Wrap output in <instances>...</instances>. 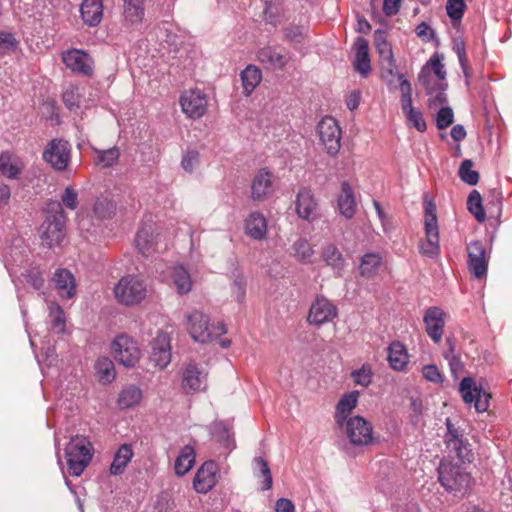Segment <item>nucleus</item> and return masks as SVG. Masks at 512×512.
Returning a JSON list of instances; mask_svg holds the SVG:
<instances>
[{
  "label": "nucleus",
  "mask_w": 512,
  "mask_h": 512,
  "mask_svg": "<svg viewBox=\"0 0 512 512\" xmlns=\"http://www.w3.org/2000/svg\"><path fill=\"white\" fill-rule=\"evenodd\" d=\"M46 218L39 228L42 244L51 248L59 245L65 236L66 214L61 204L50 200L46 204Z\"/></svg>",
  "instance_id": "1"
},
{
  "label": "nucleus",
  "mask_w": 512,
  "mask_h": 512,
  "mask_svg": "<svg viewBox=\"0 0 512 512\" xmlns=\"http://www.w3.org/2000/svg\"><path fill=\"white\" fill-rule=\"evenodd\" d=\"M92 445L83 436L73 437L66 446L65 453L70 475L79 477L92 459Z\"/></svg>",
  "instance_id": "2"
},
{
  "label": "nucleus",
  "mask_w": 512,
  "mask_h": 512,
  "mask_svg": "<svg viewBox=\"0 0 512 512\" xmlns=\"http://www.w3.org/2000/svg\"><path fill=\"white\" fill-rule=\"evenodd\" d=\"M424 229L426 238L420 242V251L432 258L439 254L440 246L436 206L431 201L425 202Z\"/></svg>",
  "instance_id": "3"
},
{
  "label": "nucleus",
  "mask_w": 512,
  "mask_h": 512,
  "mask_svg": "<svg viewBox=\"0 0 512 512\" xmlns=\"http://www.w3.org/2000/svg\"><path fill=\"white\" fill-rule=\"evenodd\" d=\"M117 301L131 306L140 303L146 297V286L143 281L133 275L122 277L114 288Z\"/></svg>",
  "instance_id": "4"
},
{
  "label": "nucleus",
  "mask_w": 512,
  "mask_h": 512,
  "mask_svg": "<svg viewBox=\"0 0 512 512\" xmlns=\"http://www.w3.org/2000/svg\"><path fill=\"white\" fill-rule=\"evenodd\" d=\"M438 479L447 491L457 492L468 486L470 475L460 465L442 460L438 467Z\"/></svg>",
  "instance_id": "5"
},
{
  "label": "nucleus",
  "mask_w": 512,
  "mask_h": 512,
  "mask_svg": "<svg viewBox=\"0 0 512 512\" xmlns=\"http://www.w3.org/2000/svg\"><path fill=\"white\" fill-rule=\"evenodd\" d=\"M349 442L357 447H364L374 443L373 426L362 416L350 417L343 426Z\"/></svg>",
  "instance_id": "6"
},
{
  "label": "nucleus",
  "mask_w": 512,
  "mask_h": 512,
  "mask_svg": "<svg viewBox=\"0 0 512 512\" xmlns=\"http://www.w3.org/2000/svg\"><path fill=\"white\" fill-rule=\"evenodd\" d=\"M71 144L61 138H55L48 142L42 157L54 170L64 171L71 161Z\"/></svg>",
  "instance_id": "7"
},
{
  "label": "nucleus",
  "mask_w": 512,
  "mask_h": 512,
  "mask_svg": "<svg viewBox=\"0 0 512 512\" xmlns=\"http://www.w3.org/2000/svg\"><path fill=\"white\" fill-rule=\"evenodd\" d=\"M459 392L464 403L473 405L476 412L483 413L489 408L491 394L478 386L471 377H464L459 385Z\"/></svg>",
  "instance_id": "8"
},
{
  "label": "nucleus",
  "mask_w": 512,
  "mask_h": 512,
  "mask_svg": "<svg viewBox=\"0 0 512 512\" xmlns=\"http://www.w3.org/2000/svg\"><path fill=\"white\" fill-rule=\"evenodd\" d=\"M320 141L326 152L335 156L341 147V129L333 117H324L318 124Z\"/></svg>",
  "instance_id": "9"
},
{
  "label": "nucleus",
  "mask_w": 512,
  "mask_h": 512,
  "mask_svg": "<svg viewBox=\"0 0 512 512\" xmlns=\"http://www.w3.org/2000/svg\"><path fill=\"white\" fill-rule=\"evenodd\" d=\"M115 359L125 367H133L140 359L136 342L126 335H120L112 343Z\"/></svg>",
  "instance_id": "10"
},
{
  "label": "nucleus",
  "mask_w": 512,
  "mask_h": 512,
  "mask_svg": "<svg viewBox=\"0 0 512 512\" xmlns=\"http://www.w3.org/2000/svg\"><path fill=\"white\" fill-rule=\"evenodd\" d=\"M338 315L337 307L326 297L317 296L312 302L307 315L310 325L321 326L333 321Z\"/></svg>",
  "instance_id": "11"
},
{
  "label": "nucleus",
  "mask_w": 512,
  "mask_h": 512,
  "mask_svg": "<svg viewBox=\"0 0 512 512\" xmlns=\"http://www.w3.org/2000/svg\"><path fill=\"white\" fill-rule=\"evenodd\" d=\"M468 269L477 279L485 278L488 269V257L484 244L479 241H472L467 245Z\"/></svg>",
  "instance_id": "12"
},
{
  "label": "nucleus",
  "mask_w": 512,
  "mask_h": 512,
  "mask_svg": "<svg viewBox=\"0 0 512 512\" xmlns=\"http://www.w3.org/2000/svg\"><path fill=\"white\" fill-rule=\"evenodd\" d=\"M295 210L301 219L309 222L319 217V204L310 188L299 189L295 200Z\"/></svg>",
  "instance_id": "13"
},
{
  "label": "nucleus",
  "mask_w": 512,
  "mask_h": 512,
  "mask_svg": "<svg viewBox=\"0 0 512 512\" xmlns=\"http://www.w3.org/2000/svg\"><path fill=\"white\" fill-rule=\"evenodd\" d=\"M187 321L188 331L195 341L206 343L213 339V332L207 315L196 310L187 316Z\"/></svg>",
  "instance_id": "14"
},
{
  "label": "nucleus",
  "mask_w": 512,
  "mask_h": 512,
  "mask_svg": "<svg viewBox=\"0 0 512 512\" xmlns=\"http://www.w3.org/2000/svg\"><path fill=\"white\" fill-rule=\"evenodd\" d=\"M180 104L182 111L193 119L202 117L207 109L206 96L199 90L186 91L180 98Z\"/></svg>",
  "instance_id": "15"
},
{
  "label": "nucleus",
  "mask_w": 512,
  "mask_h": 512,
  "mask_svg": "<svg viewBox=\"0 0 512 512\" xmlns=\"http://www.w3.org/2000/svg\"><path fill=\"white\" fill-rule=\"evenodd\" d=\"M207 387V373L196 363H189L183 370L182 389L186 393L204 391Z\"/></svg>",
  "instance_id": "16"
},
{
  "label": "nucleus",
  "mask_w": 512,
  "mask_h": 512,
  "mask_svg": "<svg viewBox=\"0 0 512 512\" xmlns=\"http://www.w3.org/2000/svg\"><path fill=\"white\" fill-rule=\"evenodd\" d=\"M217 471L216 462L206 461L203 463L193 480L195 490L202 494L208 493L217 484Z\"/></svg>",
  "instance_id": "17"
},
{
  "label": "nucleus",
  "mask_w": 512,
  "mask_h": 512,
  "mask_svg": "<svg viewBox=\"0 0 512 512\" xmlns=\"http://www.w3.org/2000/svg\"><path fill=\"white\" fill-rule=\"evenodd\" d=\"M445 316L446 314L441 308L430 307L423 317L426 333L435 343H439L442 339Z\"/></svg>",
  "instance_id": "18"
},
{
  "label": "nucleus",
  "mask_w": 512,
  "mask_h": 512,
  "mask_svg": "<svg viewBox=\"0 0 512 512\" xmlns=\"http://www.w3.org/2000/svg\"><path fill=\"white\" fill-rule=\"evenodd\" d=\"M62 60L73 72H77L86 76L93 73V61L91 57L84 51L72 49L62 55Z\"/></svg>",
  "instance_id": "19"
},
{
  "label": "nucleus",
  "mask_w": 512,
  "mask_h": 512,
  "mask_svg": "<svg viewBox=\"0 0 512 512\" xmlns=\"http://www.w3.org/2000/svg\"><path fill=\"white\" fill-rule=\"evenodd\" d=\"M150 361L159 369H164L170 363L171 347L167 333L160 332L153 340Z\"/></svg>",
  "instance_id": "20"
},
{
  "label": "nucleus",
  "mask_w": 512,
  "mask_h": 512,
  "mask_svg": "<svg viewBox=\"0 0 512 512\" xmlns=\"http://www.w3.org/2000/svg\"><path fill=\"white\" fill-rule=\"evenodd\" d=\"M252 199L263 201L272 192V174L261 169L252 181Z\"/></svg>",
  "instance_id": "21"
},
{
  "label": "nucleus",
  "mask_w": 512,
  "mask_h": 512,
  "mask_svg": "<svg viewBox=\"0 0 512 512\" xmlns=\"http://www.w3.org/2000/svg\"><path fill=\"white\" fill-rule=\"evenodd\" d=\"M59 295L70 299L75 295V279L67 269H57L52 278Z\"/></svg>",
  "instance_id": "22"
},
{
  "label": "nucleus",
  "mask_w": 512,
  "mask_h": 512,
  "mask_svg": "<svg viewBox=\"0 0 512 512\" xmlns=\"http://www.w3.org/2000/svg\"><path fill=\"white\" fill-rule=\"evenodd\" d=\"M83 22L95 27L100 24L103 17V5L101 0H83L80 7Z\"/></svg>",
  "instance_id": "23"
},
{
  "label": "nucleus",
  "mask_w": 512,
  "mask_h": 512,
  "mask_svg": "<svg viewBox=\"0 0 512 512\" xmlns=\"http://www.w3.org/2000/svg\"><path fill=\"white\" fill-rule=\"evenodd\" d=\"M245 233L254 240H263L267 235V222L259 212H252L245 219Z\"/></svg>",
  "instance_id": "24"
},
{
  "label": "nucleus",
  "mask_w": 512,
  "mask_h": 512,
  "mask_svg": "<svg viewBox=\"0 0 512 512\" xmlns=\"http://www.w3.org/2000/svg\"><path fill=\"white\" fill-rule=\"evenodd\" d=\"M359 392L358 391H352L350 393H347L343 395L337 406H336V413H335V419L338 424V426H343L346 421L350 418L349 415L352 412V410L356 407L358 402Z\"/></svg>",
  "instance_id": "25"
},
{
  "label": "nucleus",
  "mask_w": 512,
  "mask_h": 512,
  "mask_svg": "<svg viewBox=\"0 0 512 512\" xmlns=\"http://www.w3.org/2000/svg\"><path fill=\"white\" fill-rule=\"evenodd\" d=\"M145 15L144 0H124L123 19L126 25L141 24Z\"/></svg>",
  "instance_id": "26"
},
{
  "label": "nucleus",
  "mask_w": 512,
  "mask_h": 512,
  "mask_svg": "<svg viewBox=\"0 0 512 512\" xmlns=\"http://www.w3.org/2000/svg\"><path fill=\"white\" fill-rule=\"evenodd\" d=\"M257 58L266 68L271 70L282 69L287 64L286 57L276 48L270 46L261 48L257 53Z\"/></svg>",
  "instance_id": "27"
},
{
  "label": "nucleus",
  "mask_w": 512,
  "mask_h": 512,
  "mask_svg": "<svg viewBox=\"0 0 512 512\" xmlns=\"http://www.w3.org/2000/svg\"><path fill=\"white\" fill-rule=\"evenodd\" d=\"M354 68L362 76L366 77L371 71L368 41L362 37L357 38Z\"/></svg>",
  "instance_id": "28"
},
{
  "label": "nucleus",
  "mask_w": 512,
  "mask_h": 512,
  "mask_svg": "<svg viewBox=\"0 0 512 512\" xmlns=\"http://www.w3.org/2000/svg\"><path fill=\"white\" fill-rule=\"evenodd\" d=\"M355 197L352 190V187L347 181L342 182L341 184V194L338 198V208L346 219H351L355 214Z\"/></svg>",
  "instance_id": "29"
},
{
  "label": "nucleus",
  "mask_w": 512,
  "mask_h": 512,
  "mask_svg": "<svg viewBox=\"0 0 512 512\" xmlns=\"http://www.w3.org/2000/svg\"><path fill=\"white\" fill-rule=\"evenodd\" d=\"M138 251L144 255L149 256L156 250V236L153 233L151 226H144L137 232L135 239Z\"/></svg>",
  "instance_id": "30"
},
{
  "label": "nucleus",
  "mask_w": 512,
  "mask_h": 512,
  "mask_svg": "<svg viewBox=\"0 0 512 512\" xmlns=\"http://www.w3.org/2000/svg\"><path fill=\"white\" fill-rule=\"evenodd\" d=\"M133 455V449L130 444L121 445L114 455L113 462L110 466V474L115 476L121 475L131 461Z\"/></svg>",
  "instance_id": "31"
},
{
  "label": "nucleus",
  "mask_w": 512,
  "mask_h": 512,
  "mask_svg": "<svg viewBox=\"0 0 512 512\" xmlns=\"http://www.w3.org/2000/svg\"><path fill=\"white\" fill-rule=\"evenodd\" d=\"M388 362L394 370L401 371L408 363L405 346L399 341L392 342L388 347Z\"/></svg>",
  "instance_id": "32"
},
{
  "label": "nucleus",
  "mask_w": 512,
  "mask_h": 512,
  "mask_svg": "<svg viewBox=\"0 0 512 512\" xmlns=\"http://www.w3.org/2000/svg\"><path fill=\"white\" fill-rule=\"evenodd\" d=\"M142 399V391L136 385L130 384L125 386L119 393L117 406L121 409H129L140 403Z\"/></svg>",
  "instance_id": "33"
},
{
  "label": "nucleus",
  "mask_w": 512,
  "mask_h": 512,
  "mask_svg": "<svg viewBox=\"0 0 512 512\" xmlns=\"http://www.w3.org/2000/svg\"><path fill=\"white\" fill-rule=\"evenodd\" d=\"M380 57L381 76L388 78L395 75L396 63L390 43L376 47Z\"/></svg>",
  "instance_id": "34"
},
{
  "label": "nucleus",
  "mask_w": 512,
  "mask_h": 512,
  "mask_svg": "<svg viewBox=\"0 0 512 512\" xmlns=\"http://www.w3.org/2000/svg\"><path fill=\"white\" fill-rule=\"evenodd\" d=\"M445 445L449 452L453 453L461 463H471L473 461L474 455L466 438L448 441L445 442Z\"/></svg>",
  "instance_id": "35"
},
{
  "label": "nucleus",
  "mask_w": 512,
  "mask_h": 512,
  "mask_svg": "<svg viewBox=\"0 0 512 512\" xmlns=\"http://www.w3.org/2000/svg\"><path fill=\"white\" fill-rule=\"evenodd\" d=\"M322 259L327 266H330L340 276L345 267V259L339 249L329 244L322 251Z\"/></svg>",
  "instance_id": "36"
},
{
  "label": "nucleus",
  "mask_w": 512,
  "mask_h": 512,
  "mask_svg": "<svg viewBox=\"0 0 512 512\" xmlns=\"http://www.w3.org/2000/svg\"><path fill=\"white\" fill-rule=\"evenodd\" d=\"M382 258L378 253H366L360 259L359 274L365 278H373L378 273Z\"/></svg>",
  "instance_id": "37"
},
{
  "label": "nucleus",
  "mask_w": 512,
  "mask_h": 512,
  "mask_svg": "<svg viewBox=\"0 0 512 512\" xmlns=\"http://www.w3.org/2000/svg\"><path fill=\"white\" fill-rule=\"evenodd\" d=\"M195 462V450L192 446H184L177 459L175 460L174 469L178 476L185 475L193 467Z\"/></svg>",
  "instance_id": "38"
},
{
  "label": "nucleus",
  "mask_w": 512,
  "mask_h": 512,
  "mask_svg": "<svg viewBox=\"0 0 512 512\" xmlns=\"http://www.w3.org/2000/svg\"><path fill=\"white\" fill-rule=\"evenodd\" d=\"M171 278L179 294H187L192 289V280L188 270L182 266H175L172 270Z\"/></svg>",
  "instance_id": "39"
},
{
  "label": "nucleus",
  "mask_w": 512,
  "mask_h": 512,
  "mask_svg": "<svg viewBox=\"0 0 512 512\" xmlns=\"http://www.w3.org/2000/svg\"><path fill=\"white\" fill-rule=\"evenodd\" d=\"M241 80L245 94L250 95L262 80L261 70L254 65H248L241 72Z\"/></svg>",
  "instance_id": "40"
},
{
  "label": "nucleus",
  "mask_w": 512,
  "mask_h": 512,
  "mask_svg": "<svg viewBox=\"0 0 512 512\" xmlns=\"http://www.w3.org/2000/svg\"><path fill=\"white\" fill-rule=\"evenodd\" d=\"M0 172L9 179H17L22 172V165L13 161L11 153L2 152L0 154Z\"/></svg>",
  "instance_id": "41"
},
{
  "label": "nucleus",
  "mask_w": 512,
  "mask_h": 512,
  "mask_svg": "<svg viewBox=\"0 0 512 512\" xmlns=\"http://www.w3.org/2000/svg\"><path fill=\"white\" fill-rule=\"evenodd\" d=\"M418 81L424 87L427 95H433L435 90H446L448 87L447 82H441L433 75H430L429 67H422L418 74Z\"/></svg>",
  "instance_id": "42"
},
{
  "label": "nucleus",
  "mask_w": 512,
  "mask_h": 512,
  "mask_svg": "<svg viewBox=\"0 0 512 512\" xmlns=\"http://www.w3.org/2000/svg\"><path fill=\"white\" fill-rule=\"evenodd\" d=\"M97 157L95 163L102 168H110L116 165L119 161L120 150L117 147H112L106 150L95 149Z\"/></svg>",
  "instance_id": "43"
},
{
  "label": "nucleus",
  "mask_w": 512,
  "mask_h": 512,
  "mask_svg": "<svg viewBox=\"0 0 512 512\" xmlns=\"http://www.w3.org/2000/svg\"><path fill=\"white\" fill-rule=\"evenodd\" d=\"M49 318L51 328L53 330H55L57 333H63L65 331V313L63 308L59 304L55 302H51L49 304Z\"/></svg>",
  "instance_id": "44"
},
{
  "label": "nucleus",
  "mask_w": 512,
  "mask_h": 512,
  "mask_svg": "<svg viewBox=\"0 0 512 512\" xmlns=\"http://www.w3.org/2000/svg\"><path fill=\"white\" fill-rule=\"evenodd\" d=\"M95 368L102 382L110 383L115 379V367L110 359L106 357L99 358L96 361Z\"/></svg>",
  "instance_id": "45"
},
{
  "label": "nucleus",
  "mask_w": 512,
  "mask_h": 512,
  "mask_svg": "<svg viewBox=\"0 0 512 512\" xmlns=\"http://www.w3.org/2000/svg\"><path fill=\"white\" fill-rule=\"evenodd\" d=\"M467 208L480 223L485 221V212L482 207V197L477 190H473L467 199Z\"/></svg>",
  "instance_id": "46"
},
{
  "label": "nucleus",
  "mask_w": 512,
  "mask_h": 512,
  "mask_svg": "<svg viewBox=\"0 0 512 512\" xmlns=\"http://www.w3.org/2000/svg\"><path fill=\"white\" fill-rule=\"evenodd\" d=\"M443 60L444 56L442 54L435 53L423 67H429L430 75H433L441 82H446V70L442 63Z\"/></svg>",
  "instance_id": "47"
},
{
  "label": "nucleus",
  "mask_w": 512,
  "mask_h": 512,
  "mask_svg": "<svg viewBox=\"0 0 512 512\" xmlns=\"http://www.w3.org/2000/svg\"><path fill=\"white\" fill-rule=\"evenodd\" d=\"M94 213L100 219L112 218L116 213L115 203L108 198H98L94 204Z\"/></svg>",
  "instance_id": "48"
},
{
  "label": "nucleus",
  "mask_w": 512,
  "mask_h": 512,
  "mask_svg": "<svg viewBox=\"0 0 512 512\" xmlns=\"http://www.w3.org/2000/svg\"><path fill=\"white\" fill-rule=\"evenodd\" d=\"M474 163L470 159H465L459 167L460 179L468 185L474 186L479 181V173L472 169Z\"/></svg>",
  "instance_id": "49"
},
{
  "label": "nucleus",
  "mask_w": 512,
  "mask_h": 512,
  "mask_svg": "<svg viewBox=\"0 0 512 512\" xmlns=\"http://www.w3.org/2000/svg\"><path fill=\"white\" fill-rule=\"evenodd\" d=\"M351 378L353 379L356 385H360L363 387H368L373 378L372 367L368 363H364L360 369L353 370L351 372Z\"/></svg>",
  "instance_id": "50"
},
{
  "label": "nucleus",
  "mask_w": 512,
  "mask_h": 512,
  "mask_svg": "<svg viewBox=\"0 0 512 512\" xmlns=\"http://www.w3.org/2000/svg\"><path fill=\"white\" fill-rule=\"evenodd\" d=\"M214 436L221 442L226 448H235V441L233 438V432L229 427L223 423H217L213 429Z\"/></svg>",
  "instance_id": "51"
},
{
  "label": "nucleus",
  "mask_w": 512,
  "mask_h": 512,
  "mask_svg": "<svg viewBox=\"0 0 512 512\" xmlns=\"http://www.w3.org/2000/svg\"><path fill=\"white\" fill-rule=\"evenodd\" d=\"M294 255L302 262H309L314 254L310 243L303 238L298 239L293 244Z\"/></svg>",
  "instance_id": "52"
},
{
  "label": "nucleus",
  "mask_w": 512,
  "mask_h": 512,
  "mask_svg": "<svg viewBox=\"0 0 512 512\" xmlns=\"http://www.w3.org/2000/svg\"><path fill=\"white\" fill-rule=\"evenodd\" d=\"M19 41L10 32L0 31V55L10 54L17 50Z\"/></svg>",
  "instance_id": "53"
},
{
  "label": "nucleus",
  "mask_w": 512,
  "mask_h": 512,
  "mask_svg": "<svg viewBox=\"0 0 512 512\" xmlns=\"http://www.w3.org/2000/svg\"><path fill=\"white\" fill-rule=\"evenodd\" d=\"M62 99L65 106L69 110H74L79 108L81 94L79 93L78 87L74 85H69L62 94Z\"/></svg>",
  "instance_id": "54"
},
{
  "label": "nucleus",
  "mask_w": 512,
  "mask_h": 512,
  "mask_svg": "<svg viewBox=\"0 0 512 512\" xmlns=\"http://www.w3.org/2000/svg\"><path fill=\"white\" fill-rule=\"evenodd\" d=\"M255 465L259 468V476L264 478L262 489L269 490L273 485V478L268 462L263 457H256L254 459Z\"/></svg>",
  "instance_id": "55"
},
{
  "label": "nucleus",
  "mask_w": 512,
  "mask_h": 512,
  "mask_svg": "<svg viewBox=\"0 0 512 512\" xmlns=\"http://www.w3.org/2000/svg\"><path fill=\"white\" fill-rule=\"evenodd\" d=\"M61 201H58L61 204V207L65 206L70 210H75L78 207V193L72 186H67L60 197Z\"/></svg>",
  "instance_id": "56"
},
{
  "label": "nucleus",
  "mask_w": 512,
  "mask_h": 512,
  "mask_svg": "<svg viewBox=\"0 0 512 512\" xmlns=\"http://www.w3.org/2000/svg\"><path fill=\"white\" fill-rule=\"evenodd\" d=\"M454 121V113L450 107H441L436 114L435 122L439 130L449 127Z\"/></svg>",
  "instance_id": "57"
},
{
  "label": "nucleus",
  "mask_w": 512,
  "mask_h": 512,
  "mask_svg": "<svg viewBox=\"0 0 512 512\" xmlns=\"http://www.w3.org/2000/svg\"><path fill=\"white\" fill-rule=\"evenodd\" d=\"M465 8L464 0H448L446 4L447 14L454 21L462 19Z\"/></svg>",
  "instance_id": "58"
},
{
  "label": "nucleus",
  "mask_w": 512,
  "mask_h": 512,
  "mask_svg": "<svg viewBox=\"0 0 512 512\" xmlns=\"http://www.w3.org/2000/svg\"><path fill=\"white\" fill-rule=\"evenodd\" d=\"M307 29L303 25H289L284 28L286 40L290 42L300 43L304 39Z\"/></svg>",
  "instance_id": "59"
},
{
  "label": "nucleus",
  "mask_w": 512,
  "mask_h": 512,
  "mask_svg": "<svg viewBox=\"0 0 512 512\" xmlns=\"http://www.w3.org/2000/svg\"><path fill=\"white\" fill-rule=\"evenodd\" d=\"M200 155L196 150L187 151L181 161L182 168L187 172H192L199 163Z\"/></svg>",
  "instance_id": "60"
},
{
  "label": "nucleus",
  "mask_w": 512,
  "mask_h": 512,
  "mask_svg": "<svg viewBox=\"0 0 512 512\" xmlns=\"http://www.w3.org/2000/svg\"><path fill=\"white\" fill-rule=\"evenodd\" d=\"M407 120L419 131L424 132L427 128L421 111L414 109L405 114Z\"/></svg>",
  "instance_id": "61"
},
{
  "label": "nucleus",
  "mask_w": 512,
  "mask_h": 512,
  "mask_svg": "<svg viewBox=\"0 0 512 512\" xmlns=\"http://www.w3.org/2000/svg\"><path fill=\"white\" fill-rule=\"evenodd\" d=\"M446 434L444 435V442L464 438L463 429L452 423L450 418L446 419Z\"/></svg>",
  "instance_id": "62"
},
{
  "label": "nucleus",
  "mask_w": 512,
  "mask_h": 512,
  "mask_svg": "<svg viewBox=\"0 0 512 512\" xmlns=\"http://www.w3.org/2000/svg\"><path fill=\"white\" fill-rule=\"evenodd\" d=\"M174 503L167 493H161L155 502L154 509L156 512H171Z\"/></svg>",
  "instance_id": "63"
},
{
  "label": "nucleus",
  "mask_w": 512,
  "mask_h": 512,
  "mask_svg": "<svg viewBox=\"0 0 512 512\" xmlns=\"http://www.w3.org/2000/svg\"><path fill=\"white\" fill-rule=\"evenodd\" d=\"M27 282L36 290L42 289L44 286L42 273L36 268L29 270L27 273Z\"/></svg>",
  "instance_id": "64"
}]
</instances>
